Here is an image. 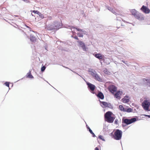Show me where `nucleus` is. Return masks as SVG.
<instances>
[{
	"label": "nucleus",
	"mask_w": 150,
	"mask_h": 150,
	"mask_svg": "<svg viewBox=\"0 0 150 150\" xmlns=\"http://www.w3.org/2000/svg\"><path fill=\"white\" fill-rule=\"evenodd\" d=\"M62 23L60 22L55 21L52 23H50L47 25L46 28L48 30H57L61 28Z\"/></svg>",
	"instance_id": "nucleus-1"
},
{
	"label": "nucleus",
	"mask_w": 150,
	"mask_h": 150,
	"mask_svg": "<svg viewBox=\"0 0 150 150\" xmlns=\"http://www.w3.org/2000/svg\"><path fill=\"white\" fill-rule=\"evenodd\" d=\"M115 118V116L110 111H108L104 114L105 120L109 123H112Z\"/></svg>",
	"instance_id": "nucleus-2"
},
{
	"label": "nucleus",
	"mask_w": 150,
	"mask_h": 150,
	"mask_svg": "<svg viewBox=\"0 0 150 150\" xmlns=\"http://www.w3.org/2000/svg\"><path fill=\"white\" fill-rule=\"evenodd\" d=\"M139 120L138 117L135 116L131 119L125 118L123 117L122 118V123H124L126 125H128Z\"/></svg>",
	"instance_id": "nucleus-3"
},
{
	"label": "nucleus",
	"mask_w": 150,
	"mask_h": 150,
	"mask_svg": "<svg viewBox=\"0 0 150 150\" xmlns=\"http://www.w3.org/2000/svg\"><path fill=\"white\" fill-rule=\"evenodd\" d=\"M122 132L121 130L117 129L115 130L113 136V138L115 139L119 140L121 139Z\"/></svg>",
	"instance_id": "nucleus-4"
},
{
	"label": "nucleus",
	"mask_w": 150,
	"mask_h": 150,
	"mask_svg": "<svg viewBox=\"0 0 150 150\" xmlns=\"http://www.w3.org/2000/svg\"><path fill=\"white\" fill-rule=\"evenodd\" d=\"M142 105L144 110L147 111H150V109L149 108L150 102L149 100H144L142 103Z\"/></svg>",
	"instance_id": "nucleus-5"
},
{
	"label": "nucleus",
	"mask_w": 150,
	"mask_h": 150,
	"mask_svg": "<svg viewBox=\"0 0 150 150\" xmlns=\"http://www.w3.org/2000/svg\"><path fill=\"white\" fill-rule=\"evenodd\" d=\"M86 83L90 92L93 94L95 93V90L96 88L95 86L87 81H86Z\"/></svg>",
	"instance_id": "nucleus-6"
},
{
	"label": "nucleus",
	"mask_w": 150,
	"mask_h": 150,
	"mask_svg": "<svg viewBox=\"0 0 150 150\" xmlns=\"http://www.w3.org/2000/svg\"><path fill=\"white\" fill-rule=\"evenodd\" d=\"M77 42L78 43V46L81 47L83 51H86L88 50V48L86 47L85 44L81 40H78L77 41Z\"/></svg>",
	"instance_id": "nucleus-7"
},
{
	"label": "nucleus",
	"mask_w": 150,
	"mask_h": 150,
	"mask_svg": "<svg viewBox=\"0 0 150 150\" xmlns=\"http://www.w3.org/2000/svg\"><path fill=\"white\" fill-rule=\"evenodd\" d=\"M108 89L110 92L113 93L117 91V88L114 85H111L108 86Z\"/></svg>",
	"instance_id": "nucleus-8"
},
{
	"label": "nucleus",
	"mask_w": 150,
	"mask_h": 150,
	"mask_svg": "<svg viewBox=\"0 0 150 150\" xmlns=\"http://www.w3.org/2000/svg\"><path fill=\"white\" fill-rule=\"evenodd\" d=\"M140 10L146 14L149 13L150 12V10L147 7L143 5L140 8Z\"/></svg>",
	"instance_id": "nucleus-9"
},
{
	"label": "nucleus",
	"mask_w": 150,
	"mask_h": 150,
	"mask_svg": "<svg viewBox=\"0 0 150 150\" xmlns=\"http://www.w3.org/2000/svg\"><path fill=\"white\" fill-rule=\"evenodd\" d=\"M95 95L97 97L101 100H103L104 99V96L102 92L100 91H98V93H95Z\"/></svg>",
	"instance_id": "nucleus-10"
},
{
	"label": "nucleus",
	"mask_w": 150,
	"mask_h": 150,
	"mask_svg": "<svg viewBox=\"0 0 150 150\" xmlns=\"http://www.w3.org/2000/svg\"><path fill=\"white\" fill-rule=\"evenodd\" d=\"M134 17L136 19L139 20H143L144 19L143 15L140 13H137Z\"/></svg>",
	"instance_id": "nucleus-11"
},
{
	"label": "nucleus",
	"mask_w": 150,
	"mask_h": 150,
	"mask_svg": "<svg viewBox=\"0 0 150 150\" xmlns=\"http://www.w3.org/2000/svg\"><path fill=\"white\" fill-rule=\"evenodd\" d=\"M33 12L35 14H37L39 16L42 18H44V15L42 14L41 13L39 12L37 10H33Z\"/></svg>",
	"instance_id": "nucleus-12"
},
{
	"label": "nucleus",
	"mask_w": 150,
	"mask_h": 150,
	"mask_svg": "<svg viewBox=\"0 0 150 150\" xmlns=\"http://www.w3.org/2000/svg\"><path fill=\"white\" fill-rule=\"evenodd\" d=\"M100 105L103 107H104L106 108L108 107V103L105 101H101L99 100Z\"/></svg>",
	"instance_id": "nucleus-13"
},
{
	"label": "nucleus",
	"mask_w": 150,
	"mask_h": 150,
	"mask_svg": "<svg viewBox=\"0 0 150 150\" xmlns=\"http://www.w3.org/2000/svg\"><path fill=\"white\" fill-rule=\"evenodd\" d=\"M128 97L129 96H125L122 99V102L124 103H128L129 101V99L127 98H128Z\"/></svg>",
	"instance_id": "nucleus-14"
},
{
	"label": "nucleus",
	"mask_w": 150,
	"mask_h": 150,
	"mask_svg": "<svg viewBox=\"0 0 150 150\" xmlns=\"http://www.w3.org/2000/svg\"><path fill=\"white\" fill-rule=\"evenodd\" d=\"M86 127L87 130H88L90 133L92 135V136L93 137H96V135L88 125H86Z\"/></svg>",
	"instance_id": "nucleus-15"
},
{
	"label": "nucleus",
	"mask_w": 150,
	"mask_h": 150,
	"mask_svg": "<svg viewBox=\"0 0 150 150\" xmlns=\"http://www.w3.org/2000/svg\"><path fill=\"white\" fill-rule=\"evenodd\" d=\"M93 76L95 77V79L96 80L100 82L101 81L102 79L100 78L98 74L94 73L93 72Z\"/></svg>",
	"instance_id": "nucleus-16"
},
{
	"label": "nucleus",
	"mask_w": 150,
	"mask_h": 150,
	"mask_svg": "<svg viewBox=\"0 0 150 150\" xmlns=\"http://www.w3.org/2000/svg\"><path fill=\"white\" fill-rule=\"evenodd\" d=\"M94 56L100 60H102L103 59L102 55L99 53L95 54L94 55Z\"/></svg>",
	"instance_id": "nucleus-17"
},
{
	"label": "nucleus",
	"mask_w": 150,
	"mask_h": 150,
	"mask_svg": "<svg viewBox=\"0 0 150 150\" xmlns=\"http://www.w3.org/2000/svg\"><path fill=\"white\" fill-rule=\"evenodd\" d=\"M120 91H117L116 93L114 95L115 97L118 98L119 99H120L121 98L120 96Z\"/></svg>",
	"instance_id": "nucleus-18"
},
{
	"label": "nucleus",
	"mask_w": 150,
	"mask_h": 150,
	"mask_svg": "<svg viewBox=\"0 0 150 150\" xmlns=\"http://www.w3.org/2000/svg\"><path fill=\"white\" fill-rule=\"evenodd\" d=\"M107 9L112 13L117 15V13L115 12V10L112 7L107 6Z\"/></svg>",
	"instance_id": "nucleus-19"
},
{
	"label": "nucleus",
	"mask_w": 150,
	"mask_h": 150,
	"mask_svg": "<svg viewBox=\"0 0 150 150\" xmlns=\"http://www.w3.org/2000/svg\"><path fill=\"white\" fill-rule=\"evenodd\" d=\"M124 112H127L128 113L132 112H133V109L131 108L127 107V108H125Z\"/></svg>",
	"instance_id": "nucleus-20"
},
{
	"label": "nucleus",
	"mask_w": 150,
	"mask_h": 150,
	"mask_svg": "<svg viewBox=\"0 0 150 150\" xmlns=\"http://www.w3.org/2000/svg\"><path fill=\"white\" fill-rule=\"evenodd\" d=\"M30 40L32 42H35L36 41V38L34 35L32 34L30 35Z\"/></svg>",
	"instance_id": "nucleus-21"
},
{
	"label": "nucleus",
	"mask_w": 150,
	"mask_h": 150,
	"mask_svg": "<svg viewBox=\"0 0 150 150\" xmlns=\"http://www.w3.org/2000/svg\"><path fill=\"white\" fill-rule=\"evenodd\" d=\"M132 14L134 16H135L136 15L138 11L135 9H132L130 11Z\"/></svg>",
	"instance_id": "nucleus-22"
},
{
	"label": "nucleus",
	"mask_w": 150,
	"mask_h": 150,
	"mask_svg": "<svg viewBox=\"0 0 150 150\" xmlns=\"http://www.w3.org/2000/svg\"><path fill=\"white\" fill-rule=\"evenodd\" d=\"M26 76L28 78L30 79H33L34 78L33 76L31 74V71L30 70L29 72L27 74Z\"/></svg>",
	"instance_id": "nucleus-23"
},
{
	"label": "nucleus",
	"mask_w": 150,
	"mask_h": 150,
	"mask_svg": "<svg viewBox=\"0 0 150 150\" xmlns=\"http://www.w3.org/2000/svg\"><path fill=\"white\" fill-rule=\"evenodd\" d=\"M143 81L144 82L146 81V84L149 86V84H150V79L144 78L143 79Z\"/></svg>",
	"instance_id": "nucleus-24"
},
{
	"label": "nucleus",
	"mask_w": 150,
	"mask_h": 150,
	"mask_svg": "<svg viewBox=\"0 0 150 150\" xmlns=\"http://www.w3.org/2000/svg\"><path fill=\"white\" fill-rule=\"evenodd\" d=\"M119 109L121 111L124 112L125 108L122 105H120L119 106Z\"/></svg>",
	"instance_id": "nucleus-25"
},
{
	"label": "nucleus",
	"mask_w": 150,
	"mask_h": 150,
	"mask_svg": "<svg viewBox=\"0 0 150 150\" xmlns=\"http://www.w3.org/2000/svg\"><path fill=\"white\" fill-rule=\"evenodd\" d=\"M46 67L45 65H43L42 64L41 68V71L42 72L44 71L46 68Z\"/></svg>",
	"instance_id": "nucleus-26"
},
{
	"label": "nucleus",
	"mask_w": 150,
	"mask_h": 150,
	"mask_svg": "<svg viewBox=\"0 0 150 150\" xmlns=\"http://www.w3.org/2000/svg\"><path fill=\"white\" fill-rule=\"evenodd\" d=\"M71 28L76 29V30H77V31H78L81 32V31L82 30V29H81L77 27H74L72 26L71 27Z\"/></svg>",
	"instance_id": "nucleus-27"
},
{
	"label": "nucleus",
	"mask_w": 150,
	"mask_h": 150,
	"mask_svg": "<svg viewBox=\"0 0 150 150\" xmlns=\"http://www.w3.org/2000/svg\"><path fill=\"white\" fill-rule=\"evenodd\" d=\"M107 108H109L112 109L113 108V106L112 105H111V103H108V107Z\"/></svg>",
	"instance_id": "nucleus-28"
},
{
	"label": "nucleus",
	"mask_w": 150,
	"mask_h": 150,
	"mask_svg": "<svg viewBox=\"0 0 150 150\" xmlns=\"http://www.w3.org/2000/svg\"><path fill=\"white\" fill-rule=\"evenodd\" d=\"M98 138L102 140L103 141H105V139L101 135H99L98 137Z\"/></svg>",
	"instance_id": "nucleus-29"
},
{
	"label": "nucleus",
	"mask_w": 150,
	"mask_h": 150,
	"mask_svg": "<svg viewBox=\"0 0 150 150\" xmlns=\"http://www.w3.org/2000/svg\"><path fill=\"white\" fill-rule=\"evenodd\" d=\"M77 35L79 37H83V35H82L81 33H77Z\"/></svg>",
	"instance_id": "nucleus-30"
},
{
	"label": "nucleus",
	"mask_w": 150,
	"mask_h": 150,
	"mask_svg": "<svg viewBox=\"0 0 150 150\" xmlns=\"http://www.w3.org/2000/svg\"><path fill=\"white\" fill-rule=\"evenodd\" d=\"M81 33L82 34V35H87V32L85 31L84 30H83L82 29V30L81 31Z\"/></svg>",
	"instance_id": "nucleus-31"
},
{
	"label": "nucleus",
	"mask_w": 150,
	"mask_h": 150,
	"mask_svg": "<svg viewBox=\"0 0 150 150\" xmlns=\"http://www.w3.org/2000/svg\"><path fill=\"white\" fill-rule=\"evenodd\" d=\"M10 83L6 81L5 83L4 84L7 87H9V84Z\"/></svg>",
	"instance_id": "nucleus-32"
},
{
	"label": "nucleus",
	"mask_w": 150,
	"mask_h": 150,
	"mask_svg": "<svg viewBox=\"0 0 150 150\" xmlns=\"http://www.w3.org/2000/svg\"><path fill=\"white\" fill-rule=\"evenodd\" d=\"M71 36L72 38H73L77 40H78L77 41L79 40L77 36L76 35H75V36H73V35H72Z\"/></svg>",
	"instance_id": "nucleus-33"
},
{
	"label": "nucleus",
	"mask_w": 150,
	"mask_h": 150,
	"mask_svg": "<svg viewBox=\"0 0 150 150\" xmlns=\"http://www.w3.org/2000/svg\"><path fill=\"white\" fill-rule=\"evenodd\" d=\"M122 61L123 62L124 64H126L127 66H128V64H129L127 62V61H125L124 60H122Z\"/></svg>",
	"instance_id": "nucleus-34"
},
{
	"label": "nucleus",
	"mask_w": 150,
	"mask_h": 150,
	"mask_svg": "<svg viewBox=\"0 0 150 150\" xmlns=\"http://www.w3.org/2000/svg\"><path fill=\"white\" fill-rule=\"evenodd\" d=\"M81 14L83 15V16L84 17H86V15L84 13V11L82 10L81 11Z\"/></svg>",
	"instance_id": "nucleus-35"
},
{
	"label": "nucleus",
	"mask_w": 150,
	"mask_h": 150,
	"mask_svg": "<svg viewBox=\"0 0 150 150\" xmlns=\"http://www.w3.org/2000/svg\"><path fill=\"white\" fill-rule=\"evenodd\" d=\"M114 123L115 124H118V120L117 119H116L115 120V121L114 122Z\"/></svg>",
	"instance_id": "nucleus-36"
},
{
	"label": "nucleus",
	"mask_w": 150,
	"mask_h": 150,
	"mask_svg": "<svg viewBox=\"0 0 150 150\" xmlns=\"http://www.w3.org/2000/svg\"><path fill=\"white\" fill-rule=\"evenodd\" d=\"M143 115L145 116L146 117H148L149 118H150V115L145 114Z\"/></svg>",
	"instance_id": "nucleus-37"
},
{
	"label": "nucleus",
	"mask_w": 150,
	"mask_h": 150,
	"mask_svg": "<svg viewBox=\"0 0 150 150\" xmlns=\"http://www.w3.org/2000/svg\"><path fill=\"white\" fill-rule=\"evenodd\" d=\"M25 26L27 28H28L29 30H30V31H31V28L29 26H28L27 25H25Z\"/></svg>",
	"instance_id": "nucleus-38"
},
{
	"label": "nucleus",
	"mask_w": 150,
	"mask_h": 150,
	"mask_svg": "<svg viewBox=\"0 0 150 150\" xmlns=\"http://www.w3.org/2000/svg\"><path fill=\"white\" fill-rule=\"evenodd\" d=\"M70 70L71 71H72L74 73H75V74H78V75H79L75 71H73V70H71V69H70Z\"/></svg>",
	"instance_id": "nucleus-39"
},
{
	"label": "nucleus",
	"mask_w": 150,
	"mask_h": 150,
	"mask_svg": "<svg viewBox=\"0 0 150 150\" xmlns=\"http://www.w3.org/2000/svg\"><path fill=\"white\" fill-rule=\"evenodd\" d=\"M110 135L113 138V136L114 135V134H113V132H111L110 134Z\"/></svg>",
	"instance_id": "nucleus-40"
},
{
	"label": "nucleus",
	"mask_w": 150,
	"mask_h": 150,
	"mask_svg": "<svg viewBox=\"0 0 150 150\" xmlns=\"http://www.w3.org/2000/svg\"><path fill=\"white\" fill-rule=\"evenodd\" d=\"M62 67H64L66 69H68L69 70H70V69L68 67H66V66H62Z\"/></svg>",
	"instance_id": "nucleus-41"
},
{
	"label": "nucleus",
	"mask_w": 150,
	"mask_h": 150,
	"mask_svg": "<svg viewBox=\"0 0 150 150\" xmlns=\"http://www.w3.org/2000/svg\"><path fill=\"white\" fill-rule=\"evenodd\" d=\"M124 123H122V126L123 127H125L127 125H126V124L124 125Z\"/></svg>",
	"instance_id": "nucleus-42"
},
{
	"label": "nucleus",
	"mask_w": 150,
	"mask_h": 150,
	"mask_svg": "<svg viewBox=\"0 0 150 150\" xmlns=\"http://www.w3.org/2000/svg\"><path fill=\"white\" fill-rule=\"evenodd\" d=\"M79 76H80L83 79V80L85 81V82H86V81L85 79L83 77V76H80V75H79Z\"/></svg>",
	"instance_id": "nucleus-43"
},
{
	"label": "nucleus",
	"mask_w": 150,
	"mask_h": 150,
	"mask_svg": "<svg viewBox=\"0 0 150 150\" xmlns=\"http://www.w3.org/2000/svg\"><path fill=\"white\" fill-rule=\"evenodd\" d=\"M136 109H134V112H136Z\"/></svg>",
	"instance_id": "nucleus-44"
},
{
	"label": "nucleus",
	"mask_w": 150,
	"mask_h": 150,
	"mask_svg": "<svg viewBox=\"0 0 150 150\" xmlns=\"http://www.w3.org/2000/svg\"><path fill=\"white\" fill-rule=\"evenodd\" d=\"M40 78H42L43 79H44V80L45 81V80H44V78H42V77L41 76H40Z\"/></svg>",
	"instance_id": "nucleus-45"
},
{
	"label": "nucleus",
	"mask_w": 150,
	"mask_h": 150,
	"mask_svg": "<svg viewBox=\"0 0 150 150\" xmlns=\"http://www.w3.org/2000/svg\"><path fill=\"white\" fill-rule=\"evenodd\" d=\"M31 15H32V16H34V15H33V14H32V13H31Z\"/></svg>",
	"instance_id": "nucleus-46"
},
{
	"label": "nucleus",
	"mask_w": 150,
	"mask_h": 150,
	"mask_svg": "<svg viewBox=\"0 0 150 150\" xmlns=\"http://www.w3.org/2000/svg\"><path fill=\"white\" fill-rule=\"evenodd\" d=\"M100 10V9H98V10L97 11H99Z\"/></svg>",
	"instance_id": "nucleus-47"
},
{
	"label": "nucleus",
	"mask_w": 150,
	"mask_h": 150,
	"mask_svg": "<svg viewBox=\"0 0 150 150\" xmlns=\"http://www.w3.org/2000/svg\"><path fill=\"white\" fill-rule=\"evenodd\" d=\"M149 86L150 87V84H149Z\"/></svg>",
	"instance_id": "nucleus-48"
},
{
	"label": "nucleus",
	"mask_w": 150,
	"mask_h": 150,
	"mask_svg": "<svg viewBox=\"0 0 150 150\" xmlns=\"http://www.w3.org/2000/svg\"><path fill=\"white\" fill-rule=\"evenodd\" d=\"M46 81L47 83H48L49 84H50L48 83V81Z\"/></svg>",
	"instance_id": "nucleus-49"
},
{
	"label": "nucleus",
	"mask_w": 150,
	"mask_h": 150,
	"mask_svg": "<svg viewBox=\"0 0 150 150\" xmlns=\"http://www.w3.org/2000/svg\"><path fill=\"white\" fill-rule=\"evenodd\" d=\"M122 21H123V22H125V21H124H124L122 20Z\"/></svg>",
	"instance_id": "nucleus-50"
},
{
	"label": "nucleus",
	"mask_w": 150,
	"mask_h": 150,
	"mask_svg": "<svg viewBox=\"0 0 150 150\" xmlns=\"http://www.w3.org/2000/svg\"><path fill=\"white\" fill-rule=\"evenodd\" d=\"M117 20H119V19H117Z\"/></svg>",
	"instance_id": "nucleus-51"
}]
</instances>
